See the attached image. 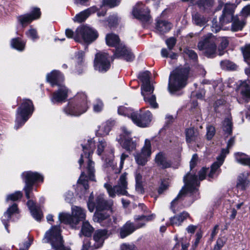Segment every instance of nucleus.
<instances>
[{
	"label": "nucleus",
	"instance_id": "nucleus-14",
	"mask_svg": "<svg viewBox=\"0 0 250 250\" xmlns=\"http://www.w3.org/2000/svg\"><path fill=\"white\" fill-rule=\"evenodd\" d=\"M114 59L106 53H97L94 60L95 69L102 73L106 72L110 67V60L113 61Z\"/></svg>",
	"mask_w": 250,
	"mask_h": 250
},
{
	"label": "nucleus",
	"instance_id": "nucleus-31",
	"mask_svg": "<svg viewBox=\"0 0 250 250\" xmlns=\"http://www.w3.org/2000/svg\"><path fill=\"white\" fill-rule=\"evenodd\" d=\"M250 82L246 81L241 82L239 90L242 98L247 103L250 101Z\"/></svg>",
	"mask_w": 250,
	"mask_h": 250
},
{
	"label": "nucleus",
	"instance_id": "nucleus-51",
	"mask_svg": "<svg viewBox=\"0 0 250 250\" xmlns=\"http://www.w3.org/2000/svg\"><path fill=\"white\" fill-rule=\"evenodd\" d=\"M121 0H103L102 6H108L110 8H112L117 6L120 2Z\"/></svg>",
	"mask_w": 250,
	"mask_h": 250
},
{
	"label": "nucleus",
	"instance_id": "nucleus-16",
	"mask_svg": "<svg viewBox=\"0 0 250 250\" xmlns=\"http://www.w3.org/2000/svg\"><path fill=\"white\" fill-rule=\"evenodd\" d=\"M141 94L144 97L145 102L150 105L153 108L158 107V104L156 100V98L153 91L154 87L150 83L142 84L141 85Z\"/></svg>",
	"mask_w": 250,
	"mask_h": 250
},
{
	"label": "nucleus",
	"instance_id": "nucleus-21",
	"mask_svg": "<svg viewBox=\"0 0 250 250\" xmlns=\"http://www.w3.org/2000/svg\"><path fill=\"white\" fill-rule=\"evenodd\" d=\"M41 15L40 8H34L30 14H25L18 16L17 17L18 21L22 27H25L33 21L39 19Z\"/></svg>",
	"mask_w": 250,
	"mask_h": 250
},
{
	"label": "nucleus",
	"instance_id": "nucleus-52",
	"mask_svg": "<svg viewBox=\"0 0 250 250\" xmlns=\"http://www.w3.org/2000/svg\"><path fill=\"white\" fill-rule=\"evenodd\" d=\"M226 239L225 238H219L216 241L213 250H220L225 245Z\"/></svg>",
	"mask_w": 250,
	"mask_h": 250
},
{
	"label": "nucleus",
	"instance_id": "nucleus-63",
	"mask_svg": "<svg viewBox=\"0 0 250 250\" xmlns=\"http://www.w3.org/2000/svg\"><path fill=\"white\" fill-rule=\"evenodd\" d=\"M168 187V182L166 180H163L162 181L160 186L159 187L158 192L159 194H162L163 192L166 190Z\"/></svg>",
	"mask_w": 250,
	"mask_h": 250
},
{
	"label": "nucleus",
	"instance_id": "nucleus-36",
	"mask_svg": "<svg viewBox=\"0 0 250 250\" xmlns=\"http://www.w3.org/2000/svg\"><path fill=\"white\" fill-rule=\"evenodd\" d=\"M185 133L187 143L194 142L197 140L199 133L197 130L194 129L193 128L186 129Z\"/></svg>",
	"mask_w": 250,
	"mask_h": 250
},
{
	"label": "nucleus",
	"instance_id": "nucleus-6",
	"mask_svg": "<svg viewBox=\"0 0 250 250\" xmlns=\"http://www.w3.org/2000/svg\"><path fill=\"white\" fill-rule=\"evenodd\" d=\"M188 72L187 68H178L173 71L169 76L168 86L170 93H174L185 86Z\"/></svg>",
	"mask_w": 250,
	"mask_h": 250
},
{
	"label": "nucleus",
	"instance_id": "nucleus-54",
	"mask_svg": "<svg viewBox=\"0 0 250 250\" xmlns=\"http://www.w3.org/2000/svg\"><path fill=\"white\" fill-rule=\"evenodd\" d=\"M22 196V194L21 191H16L13 194L8 195L7 197L6 200L7 201L10 200L15 201L21 199Z\"/></svg>",
	"mask_w": 250,
	"mask_h": 250
},
{
	"label": "nucleus",
	"instance_id": "nucleus-2",
	"mask_svg": "<svg viewBox=\"0 0 250 250\" xmlns=\"http://www.w3.org/2000/svg\"><path fill=\"white\" fill-rule=\"evenodd\" d=\"M236 6L233 3H227L225 4L222 14L219 18L222 24L232 22L231 30L233 32L241 31L245 26L246 20L238 15L234 16Z\"/></svg>",
	"mask_w": 250,
	"mask_h": 250
},
{
	"label": "nucleus",
	"instance_id": "nucleus-38",
	"mask_svg": "<svg viewBox=\"0 0 250 250\" xmlns=\"http://www.w3.org/2000/svg\"><path fill=\"white\" fill-rule=\"evenodd\" d=\"M112 125L113 124L111 121H107L99 126V129L97 130V133L101 136L108 134L112 127Z\"/></svg>",
	"mask_w": 250,
	"mask_h": 250
},
{
	"label": "nucleus",
	"instance_id": "nucleus-7",
	"mask_svg": "<svg viewBox=\"0 0 250 250\" xmlns=\"http://www.w3.org/2000/svg\"><path fill=\"white\" fill-rule=\"evenodd\" d=\"M62 230L59 226H53L48 230L44 236V242L50 243L55 250H70L64 246V241L61 234Z\"/></svg>",
	"mask_w": 250,
	"mask_h": 250
},
{
	"label": "nucleus",
	"instance_id": "nucleus-35",
	"mask_svg": "<svg viewBox=\"0 0 250 250\" xmlns=\"http://www.w3.org/2000/svg\"><path fill=\"white\" fill-rule=\"evenodd\" d=\"M232 117L231 116H228L225 118L222 124V129L225 135H227V136L231 135L232 133Z\"/></svg>",
	"mask_w": 250,
	"mask_h": 250
},
{
	"label": "nucleus",
	"instance_id": "nucleus-25",
	"mask_svg": "<svg viewBox=\"0 0 250 250\" xmlns=\"http://www.w3.org/2000/svg\"><path fill=\"white\" fill-rule=\"evenodd\" d=\"M108 235V230L106 229L96 230L93 235V240L95 242L94 247L96 249L101 247Z\"/></svg>",
	"mask_w": 250,
	"mask_h": 250
},
{
	"label": "nucleus",
	"instance_id": "nucleus-55",
	"mask_svg": "<svg viewBox=\"0 0 250 250\" xmlns=\"http://www.w3.org/2000/svg\"><path fill=\"white\" fill-rule=\"evenodd\" d=\"M169 50H171L175 46L177 40L174 37H170L167 39L165 41Z\"/></svg>",
	"mask_w": 250,
	"mask_h": 250
},
{
	"label": "nucleus",
	"instance_id": "nucleus-5",
	"mask_svg": "<svg viewBox=\"0 0 250 250\" xmlns=\"http://www.w3.org/2000/svg\"><path fill=\"white\" fill-rule=\"evenodd\" d=\"M87 96L83 92H78L74 99L70 101L65 106L64 113L71 116H79L86 112L88 108Z\"/></svg>",
	"mask_w": 250,
	"mask_h": 250
},
{
	"label": "nucleus",
	"instance_id": "nucleus-11",
	"mask_svg": "<svg viewBox=\"0 0 250 250\" xmlns=\"http://www.w3.org/2000/svg\"><path fill=\"white\" fill-rule=\"evenodd\" d=\"M98 37V33L94 29L87 25H82L76 29L75 41L84 42L89 44L95 41Z\"/></svg>",
	"mask_w": 250,
	"mask_h": 250
},
{
	"label": "nucleus",
	"instance_id": "nucleus-46",
	"mask_svg": "<svg viewBox=\"0 0 250 250\" xmlns=\"http://www.w3.org/2000/svg\"><path fill=\"white\" fill-rule=\"evenodd\" d=\"M135 112L133 111L131 108L125 107L124 106H121L119 107L118 109V113L120 115L127 116L132 119V115Z\"/></svg>",
	"mask_w": 250,
	"mask_h": 250
},
{
	"label": "nucleus",
	"instance_id": "nucleus-26",
	"mask_svg": "<svg viewBox=\"0 0 250 250\" xmlns=\"http://www.w3.org/2000/svg\"><path fill=\"white\" fill-rule=\"evenodd\" d=\"M47 81L50 83L52 86L62 85V82L63 81V75L58 70H53L46 76Z\"/></svg>",
	"mask_w": 250,
	"mask_h": 250
},
{
	"label": "nucleus",
	"instance_id": "nucleus-59",
	"mask_svg": "<svg viewBox=\"0 0 250 250\" xmlns=\"http://www.w3.org/2000/svg\"><path fill=\"white\" fill-rule=\"evenodd\" d=\"M106 143L104 140H101L99 141L97 145V153L98 155H100L104 151V149L106 146Z\"/></svg>",
	"mask_w": 250,
	"mask_h": 250
},
{
	"label": "nucleus",
	"instance_id": "nucleus-4",
	"mask_svg": "<svg viewBox=\"0 0 250 250\" xmlns=\"http://www.w3.org/2000/svg\"><path fill=\"white\" fill-rule=\"evenodd\" d=\"M107 45L115 48L113 56L114 58L124 59L127 62H131L134 59V56L130 50L121 42L119 37L115 34H108L105 38Z\"/></svg>",
	"mask_w": 250,
	"mask_h": 250
},
{
	"label": "nucleus",
	"instance_id": "nucleus-41",
	"mask_svg": "<svg viewBox=\"0 0 250 250\" xmlns=\"http://www.w3.org/2000/svg\"><path fill=\"white\" fill-rule=\"evenodd\" d=\"M25 42L20 38L12 39L11 41V46L12 48L19 51H22L25 48Z\"/></svg>",
	"mask_w": 250,
	"mask_h": 250
},
{
	"label": "nucleus",
	"instance_id": "nucleus-57",
	"mask_svg": "<svg viewBox=\"0 0 250 250\" xmlns=\"http://www.w3.org/2000/svg\"><path fill=\"white\" fill-rule=\"evenodd\" d=\"M221 25H223L224 24H222L220 22V23H218L217 19L214 18L212 21V25L211 26L212 31L215 33L219 31L221 29Z\"/></svg>",
	"mask_w": 250,
	"mask_h": 250
},
{
	"label": "nucleus",
	"instance_id": "nucleus-62",
	"mask_svg": "<svg viewBox=\"0 0 250 250\" xmlns=\"http://www.w3.org/2000/svg\"><path fill=\"white\" fill-rule=\"evenodd\" d=\"M103 108V103L100 100H97L96 103L94 104L93 110L96 112H99L102 110Z\"/></svg>",
	"mask_w": 250,
	"mask_h": 250
},
{
	"label": "nucleus",
	"instance_id": "nucleus-1",
	"mask_svg": "<svg viewBox=\"0 0 250 250\" xmlns=\"http://www.w3.org/2000/svg\"><path fill=\"white\" fill-rule=\"evenodd\" d=\"M95 146V143L93 139H88L85 144L82 145L83 153L81 154L79 163L80 167L84 162L87 163V165L85 171L82 172L78 183L83 185L85 190L89 188L88 180L95 181L94 163L91 159Z\"/></svg>",
	"mask_w": 250,
	"mask_h": 250
},
{
	"label": "nucleus",
	"instance_id": "nucleus-27",
	"mask_svg": "<svg viewBox=\"0 0 250 250\" xmlns=\"http://www.w3.org/2000/svg\"><path fill=\"white\" fill-rule=\"evenodd\" d=\"M99 9L95 6H91L77 14L73 19L74 22L81 23L84 21L92 14L98 11Z\"/></svg>",
	"mask_w": 250,
	"mask_h": 250
},
{
	"label": "nucleus",
	"instance_id": "nucleus-15",
	"mask_svg": "<svg viewBox=\"0 0 250 250\" xmlns=\"http://www.w3.org/2000/svg\"><path fill=\"white\" fill-rule=\"evenodd\" d=\"M122 133L117 138L122 146L127 151H132L136 148V142L131 137V131L125 127L121 128Z\"/></svg>",
	"mask_w": 250,
	"mask_h": 250
},
{
	"label": "nucleus",
	"instance_id": "nucleus-64",
	"mask_svg": "<svg viewBox=\"0 0 250 250\" xmlns=\"http://www.w3.org/2000/svg\"><path fill=\"white\" fill-rule=\"evenodd\" d=\"M184 52L188 55V56L193 60H196L197 59V54L192 50H190L189 49H185L184 50Z\"/></svg>",
	"mask_w": 250,
	"mask_h": 250
},
{
	"label": "nucleus",
	"instance_id": "nucleus-32",
	"mask_svg": "<svg viewBox=\"0 0 250 250\" xmlns=\"http://www.w3.org/2000/svg\"><path fill=\"white\" fill-rule=\"evenodd\" d=\"M189 214L186 211H183L179 214L172 217L169 219V225L172 226H179L183 221L189 217Z\"/></svg>",
	"mask_w": 250,
	"mask_h": 250
},
{
	"label": "nucleus",
	"instance_id": "nucleus-45",
	"mask_svg": "<svg viewBox=\"0 0 250 250\" xmlns=\"http://www.w3.org/2000/svg\"><path fill=\"white\" fill-rule=\"evenodd\" d=\"M135 178L136 181V190L139 193H143L144 192V188L142 184V176L138 171L135 172Z\"/></svg>",
	"mask_w": 250,
	"mask_h": 250
},
{
	"label": "nucleus",
	"instance_id": "nucleus-33",
	"mask_svg": "<svg viewBox=\"0 0 250 250\" xmlns=\"http://www.w3.org/2000/svg\"><path fill=\"white\" fill-rule=\"evenodd\" d=\"M72 213L74 220L77 221V225L79 222L85 220L86 217V211L84 209L78 206L72 207Z\"/></svg>",
	"mask_w": 250,
	"mask_h": 250
},
{
	"label": "nucleus",
	"instance_id": "nucleus-60",
	"mask_svg": "<svg viewBox=\"0 0 250 250\" xmlns=\"http://www.w3.org/2000/svg\"><path fill=\"white\" fill-rule=\"evenodd\" d=\"M249 16H250V5H248L242 9L241 12V14L239 17H242L246 20V18Z\"/></svg>",
	"mask_w": 250,
	"mask_h": 250
},
{
	"label": "nucleus",
	"instance_id": "nucleus-39",
	"mask_svg": "<svg viewBox=\"0 0 250 250\" xmlns=\"http://www.w3.org/2000/svg\"><path fill=\"white\" fill-rule=\"evenodd\" d=\"M214 3V0H199L197 4L201 10L208 12L211 9Z\"/></svg>",
	"mask_w": 250,
	"mask_h": 250
},
{
	"label": "nucleus",
	"instance_id": "nucleus-20",
	"mask_svg": "<svg viewBox=\"0 0 250 250\" xmlns=\"http://www.w3.org/2000/svg\"><path fill=\"white\" fill-rule=\"evenodd\" d=\"M151 153L150 141L146 139L145 146L142 148L141 152L135 155L136 162L139 165L144 166L148 161V157L150 156Z\"/></svg>",
	"mask_w": 250,
	"mask_h": 250
},
{
	"label": "nucleus",
	"instance_id": "nucleus-30",
	"mask_svg": "<svg viewBox=\"0 0 250 250\" xmlns=\"http://www.w3.org/2000/svg\"><path fill=\"white\" fill-rule=\"evenodd\" d=\"M155 161L157 165L163 169L170 167L171 165L170 161L167 158L166 154L162 152L156 155Z\"/></svg>",
	"mask_w": 250,
	"mask_h": 250
},
{
	"label": "nucleus",
	"instance_id": "nucleus-40",
	"mask_svg": "<svg viewBox=\"0 0 250 250\" xmlns=\"http://www.w3.org/2000/svg\"><path fill=\"white\" fill-rule=\"evenodd\" d=\"M94 228L87 221H84L83 223V225L81 229V231L80 233L81 235L82 234L83 235L89 237L91 235L93 232Z\"/></svg>",
	"mask_w": 250,
	"mask_h": 250
},
{
	"label": "nucleus",
	"instance_id": "nucleus-44",
	"mask_svg": "<svg viewBox=\"0 0 250 250\" xmlns=\"http://www.w3.org/2000/svg\"><path fill=\"white\" fill-rule=\"evenodd\" d=\"M247 186V176L244 173H241L238 176L236 188L238 190H244Z\"/></svg>",
	"mask_w": 250,
	"mask_h": 250
},
{
	"label": "nucleus",
	"instance_id": "nucleus-49",
	"mask_svg": "<svg viewBox=\"0 0 250 250\" xmlns=\"http://www.w3.org/2000/svg\"><path fill=\"white\" fill-rule=\"evenodd\" d=\"M229 44V41L226 37L221 38L220 45L219 46V55L222 56L224 54V50L228 46Z\"/></svg>",
	"mask_w": 250,
	"mask_h": 250
},
{
	"label": "nucleus",
	"instance_id": "nucleus-23",
	"mask_svg": "<svg viewBox=\"0 0 250 250\" xmlns=\"http://www.w3.org/2000/svg\"><path fill=\"white\" fill-rule=\"evenodd\" d=\"M228 154V150H223L222 153L217 157V161L212 165L208 175V178L213 179L217 177L220 173L219 167L223 164L226 155Z\"/></svg>",
	"mask_w": 250,
	"mask_h": 250
},
{
	"label": "nucleus",
	"instance_id": "nucleus-9",
	"mask_svg": "<svg viewBox=\"0 0 250 250\" xmlns=\"http://www.w3.org/2000/svg\"><path fill=\"white\" fill-rule=\"evenodd\" d=\"M34 111L32 102L29 99H23L17 109L15 128L18 129L22 126L31 116Z\"/></svg>",
	"mask_w": 250,
	"mask_h": 250
},
{
	"label": "nucleus",
	"instance_id": "nucleus-18",
	"mask_svg": "<svg viewBox=\"0 0 250 250\" xmlns=\"http://www.w3.org/2000/svg\"><path fill=\"white\" fill-rule=\"evenodd\" d=\"M132 15L136 19L143 22H147L150 18L149 9L141 2H137L133 7Z\"/></svg>",
	"mask_w": 250,
	"mask_h": 250
},
{
	"label": "nucleus",
	"instance_id": "nucleus-17",
	"mask_svg": "<svg viewBox=\"0 0 250 250\" xmlns=\"http://www.w3.org/2000/svg\"><path fill=\"white\" fill-rule=\"evenodd\" d=\"M152 115L151 112L147 110L143 112L141 110L136 111L132 115V121L137 126L141 127H147L151 122Z\"/></svg>",
	"mask_w": 250,
	"mask_h": 250
},
{
	"label": "nucleus",
	"instance_id": "nucleus-8",
	"mask_svg": "<svg viewBox=\"0 0 250 250\" xmlns=\"http://www.w3.org/2000/svg\"><path fill=\"white\" fill-rule=\"evenodd\" d=\"M155 217V215L152 214L149 215H142L137 216L135 219L136 224L127 221L121 229L120 236L121 238H124L132 233L136 229L144 227L146 222L150 221Z\"/></svg>",
	"mask_w": 250,
	"mask_h": 250
},
{
	"label": "nucleus",
	"instance_id": "nucleus-48",
	"mask_svg": "<svg viewBox=\"0 0 250 250\" xmlns=\"http://www.w3.org/2000/svg\"><path fill=\"white\" fill-rule=\"evenodd\" d=\"M150 72L148 71H145L139 73L138 78L141 81L142 84H145L150 83Z\"/></svg>",
	"mask_w": 250,
	"mask_h": 250
},
{
	"label": "nucleus",
	"instance_id": "nucleus-28",
	"mask_svg": "<svg viewBox=\"0 0 250 250\" xmlns=\"http://www.w3.org/2000/svg\"><path fill=\"white\" fill-rule=\"evenodd\" d=\"M27 205L33 217L37 221H40L43 217L40 208L36 206L32 200H29Z\"/></svg>",
	"mask_w": 250,
	"mask_h": 250
},
{
	"label": "nucleus",
	"instance_id": "nucleus-22",
	"mask_svg": "<svg viewBox=\"0 0 250 250\" xmlns=\"http://www.w3.org/2000/svg\"><path fill=\"white\" fill-rule=\"evenodd\" d=\"M57 90L52 94L51 101L53 104L65 102L68 98L70 90L64 85H59Z\"/></svg>",
	"mask_w": 250,
	"mask_h": 250
},
{
	"label": "nucleus",
	"instance_id": "nucleus-43",
	"mask_svg": "<svg viewBox=\"0 0 250 250\" xmlns=\"http://www.w3.org/2000/svg\"><path fill=\"white\" fill-rule=\"evenodd\" d=\"M192 17L193 22L196 25L200 26H204L208 21L206 18L198 13L193 14Z\"/></svg>",
	"mask_w": 250,
	"mask_h": 250
},
{
	"label": "nucleus",
	"instance_id": "nucleus-50",
	"mask_svg": "<svg viewBox=\"0 0 250 250\" xmlns=\"http://www.w3.org/2000/svg\"><path fill=\"white\" fill-rule=\"evenodd\" d=\"M242 51L245 61L250 65V44L246 45Z\"/></svg>",
	"mask_w": 250,
	"mask_h": 250
},
{
	"label": "nucleus",
	"instance_id": "nucleus-61",
	"mask_svg": "<svg viewBox=\"0 0 250 250\" xmlns=\"http://www.w3.org/2000/svg\"><path fill=\"white\" fill-rule=\"evenodd\" d=\"M207 139L208 140H211L215 134V128L211 125L208 126L207 128Z\"/></svg>",
	"mask_w": 250,
	"mask_h": 250
},
{
	"label": "nucleus",
	"instance_id": "nucleus-47",
	"mask_svg": "<svg viewBox=\"0 0 250 250\" xmlns=\"http://www.w3.org/2000/svg\"><path fill=\"white\" fill-rule=\"evenodd\" d=\"M220 65L222 69L229 70H235L237 67L234 63L229 60L221 61L220 62Z\"/></svg>",
	"mask_w": 250,
	"mask_h": 250
},
{
	"label": "nucleus",
	"instance_id": "nucleus-19",
	"mask_svg": "<svg viewBox=\"0 0 250 250\" xmlns=\"http://www.w3.org/2000/svg\"><path fill=\"white\" fill-rule=\"evenodd\" d=\"M111 210L103 211L96 210L95 212L93 220L95 222H98L101 224L102 226L108 227L112 225V219L110 217Z\"/></svg>",
	"mask_w": 250,
	"mask_h": 250
},
{
	"label": "nucleus",
	"instance_id": "nucleus-34",
	"mask_svg": "<svg viewBox=\"0 0 250 250\" xmlns=\"http://www.w3.org/2000/svg\"><path fill=\"white\" fill-rule=\"evenodd\" d=\"M59 219L62 223L69 224L72 227L74 228L77 225V221L74 220L73 215L66 212H61L59 214Z\"/></svg>",
	"mask_w": 250,
	"mask_h": 250
},
{
	"label": "nucleus",
	"instance_id": "nucleus-3",
	"mask_svg": "<svg viewBox=\"0 0 250 250\" xmlns=\"http://www.w3.org/2000/svg\"><path fill=\"white\" fill-rule=\"evenodd\" d=\"M184 181L185 187L180 190L177 197L171 203V208L174 213L176 212L175 206L188 194H190L191 196H194V200L198 196L197 187L199 183L197 177L194 175L188 174L184 177Z\"/></svg>",
	"mask_w": 250,
	"mask_h": 250
},
{
	"label": "nucleus",
	"instance_id": "nucleus-29",
	"mask_svg": "<svg viewBox=\"0 0 250 250\" xmlns=\"http://www.w3.org/2000/svg\"><path fill=\"white\" fill-rule=\"evenodd\" d=\"M18 211V208L17 205L16 204H14L7 209L2 217V222L4 225L5 228L8 233L9 232V230L8 229V222L10 220L12 215L14 213H17Z\"/></svg>",
	"mask_w": 250,
	"mask_h": 250
},
{
	"label": "nucleus",
	"instance_id": "nucleus-13",
	"mask_svg": "<svg viewBox=\"0 0 250 250\" xmlns=\"http://www.w3.org/2000/svg\"><path fill=\"white\" fill-rule=\"evenodd\" d=\"M22 177L25 183L24 190L26 197L29 199L30 198V193L32 190L34 184L37 182H43V177L38 172L30 171L23 172Z\"/></svg>",
	"mask_w": 250,
	"mask_h": 250
},
{
	"label": "nucleus",
	"instance_id": "nucleus-53",
	"mask_svg": "<svg viewBox=\"0 0 250 250\" xmlns=\"http://www.w3.org/2000/svg\"><path fill=\"white\" fill-rule=\"evenodd\" d=\"M208 170V168L203 167L201 169V170H200L199 172V173H198L199 174V178H198L197 175H196L194 174H192V173H188L186 176H187L188 174H190V175L191 174V175H195L197 177L198 181L200 183V181L203 180L204 179H205L206 173Z\"/></svg>",
	"mask_w": 250,
	"mask_h": 250
},
{
	"label": "nucleus",
	"instance_id": "nucleus-37",
	"mask_svg": "<svg viewBox=\"0 0 250 250\" xmlns=\"http://www.w3.org/2000/svg\"><path fill=\"white\" fill-rule=\"evenodd\" d=\"M156 29L161 33H165L168 32L171 28L170 22L158 20L156 25Z\"/></svg>",
	"mask_w": 250,
	"mask_h": 250
},
{
	"label": "nucleus",
	"instance_id": "nucleus-10",
	"mask_svg": "<svg viewBox=\"0 0 250 250\" xmlns=\"http://www.w3.org/2000/svg\"><path fill=\"white\" fill-rule=\"evenodd\" d=\"M127 173L124 172L120 177L116 185L112 187L106 183L104 184V187L106 189L109 197L114 198L116 195L129 196L127 191Z\"/></svg>",
	"mask_w": 250,
	"mask_h": 250
},
{
	"label": "nucleus",
	"instance_id": "nucleus-24",
	"mask_svg": "<svg viewBox=\"0 0 250 250\" xmlns=\"http://www.w3.org/2000/svg\"><path fill=\"white\" fill-rule=\"evenodd\" d=\"M104 194H100L96 198V208L97 210L108 211L111 210L113 201L111 200H105Z\"/></svg>",
	"mask_w": 250,
	"mask_h": 250
},
{
	"label": "nucleus",
	"instance_id": "nucleus-58",
	"mask_svg": "<svg viewBox=\"0 0 250 250\" xmlns=\"http://www.w3.org/2000/svg\"><path fill=\"white\" fill-rule=\"evenodd\" d=\"M32 242V239L28 238L27 240L19 244V250H28Z\"/></svg>",
	"mask_w": 250,
	"mask_h": 250
},
{
	"label": "nucleus",
	"instance_id": "nucleus-56",
	"mask_svg": "<svg viewBox=\"0 0 250 250\" xmlns=\"http://www.w3.org/2000/svg\"><path fill=\"white\" fill-rule=\"evenodd\" d=\"M26 34L28 38H31L33 41L39 39L37 31L36 29L31 28L26 32Z\"/></svg>",
	"mask_w": 250,
	"mask_h": 250
},
{
	"label": "nucleus",
	"instance_id": "nucleus-42",
	"mask_svg": "<svg viewBox=\"0 0 250 250\" xmlns=\"http://www.w3.org/2000/svg\"><path fill=\"white\" fill-rule=\"evenodd\" d=\"M236 161L242 165L249 166L250 164V157L242 153L238 152L235 154Z\"/></svg>",
	"mask_w": 250,
	"mask_h": 250
},
{
	"label": "nucleus",
	"instance_id": "nucleus-12",
	"mask_svg": "<svg viewBox=\"0 0 250 250\" xmlns=\"http://www.w3.org/2000/svg\"><path fill=\"white\" fill-rule=\"evenodd\" d=\"M215 38L211 34L204 37L198 44L199 49L203 51L204 55L208 58H214L216 56V45Z\"/></svg>",
	"mask_w": 250,
	"mask_h": 250
}]
</instances>
